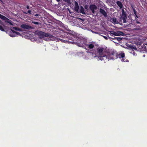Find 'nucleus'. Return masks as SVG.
<instances>
[{"label":"nucleus","instance_id":"nucleus-1","mask_svg":"<svg viewBox=\"0 0 147 147\" xmlns=\"http://www.w3.org/2000/svg\"><path fill=\"white\" fill-rule=\"evenodd\" d=\"M85 45L87 47V48H85L86 52L92 55L95 52L96 49H94V44L92 42H89L88 43L86 44Z\"/></svg>","mask_w":147,"mask_h":147},{"label":"nucleus","instance_id":"nucleus-2","mask_svg":"<svg viewBox=\"0 0 147 147\" xmlns=\"http://www.w3.org/2000/svg\"><path fill=\"white\" fill-rule=\"evenodd\" d=\"M106 53L104 48L98 47L97 49H95V52L93 54L92 56L94 57L99 58Z\"/></svg>","mask_w":147,"mask_h":147},{"label":"nucleus","instance_id":"nucleus-3","mask_svg":"<svg viewBox=\"0 0 147 147\" xmlns=\"http://www.w3.org/2000/svg\"><path fill=\"white\" fill-rule=\"evenodd\" d=\"M70 38H71V37H69V38L67 36H65L64 38L65 39H61V41L62 42L65 43H67V42H68L69 43H74L76 44H77L78 45L79 47H83V44H81L78 42H74V40L70 39Z\"/></svg>","mask_w":147,"mask_h":147},{"label":"nucleus","instance_id":"nucleus-4","mask_svg":"<svg viewBox=\"0 0 147 147\" xmlns=\"http://www.w3.org/2000/svg\"><path fill=\"white\" fill-rule=\"evenodd\" d=\"M37 34L40 36V37L42 38L45 37H47L49 38H52L54 37L53 36L50 34L46 33L41 31H38L37 32Z\"/></svg>","mask_w":147,"mask_h":147},{"label":"nucleus","instance_id":"nucleus-5","mask_svg":"<svg viewBox=\"0 0 147 147\" xmlns=\"http://www.w3.org/2000/svg\"><path fill=\"white\" fill-rule=\"evenodd\" d=\"M109 60L115 59L117 58V53L116 51H111L107 52Z\"/></svg>","mask_w":147,"mask_h":147},{"label":"nucleus","instance_id":"nucleus-6","mask_svg":"<svg viewBox=\"0 0 147 147\" xmlns=\"http://www.w3.org/2000/svg\"><path fill=\"white\" fill-rule=\"evenodd\" d=\"M98 58L101 61H104L105 63L108 61L109 60L108 55H107V52Z\"/></svg>","mask_w":147,"mask_h":147},{"label":"nucleus","instance_id":"nucleus-7","mask_svg":"<svg viewBox=\"0 0 147 147\" xmlns=\"http://www.w3.org/2000/svg\"><path fill=\"white\" fill-rule=\"evenodd\" d=\"M0 18L2 20H5V22H7L9 23L10 25H13V24L12 23V22L10 20L7 18L6 17L3 16V15L0 14Z\"/></svg>","mask_w":147,"mask_h":147},{"label":"nucleus","instance_id":"nucleus-8","mask_svg":"<svg viewBox=\"0 0 147 147\" xmlns=\"http://www.w3.org/2000/svg\"><path fill=\"white\" fill-rule=\"evenodd\" d=\"M99 12L100 13L101 16H103L105 18L107 17V13L104 9L100 8L99 9Z\"/></svg>","mask_w":147,"mask_h":147},{"label":"nucleus","instance_id":"nucleus-9","mask_svg":"<svg viewBox=\"0 0 147 147\" xmlns=\"http://www.w3.org/2000/svg\"><path fill=\"white\" fill-rule=\"evenodd\" d=\"M90 9L91 10L92 13H95V10L97 9V6L94 4L91 5L89 7Z\"/></svg>","mask_w":147,"mask_h":147},{"label":"nucleus","instance_id":"nucleus-10","mask_svg":"<svg viewBox=\"0 0 147 147\" xmlns=\"http://www.w3.org/2000/svg\"><path fill=\"white\" fill-rule=\"evenodd\" d=\"M20 27L23 28L27 30H30L32 28V26L25 24H23L21 25Z\"/></svg>","mask_w":147,"mask_h":147},{"label":"nucleus","instance_id":"nucleus-11","mask_svg":"<svg viewBox=\"0 0 147 147\" xmlns=\"http://www.w3.org/2000/svg\"><path fill=\"white\" fill-rule=\"evenodd\" d=\"M14 30H12L11 28L9 30V35L12 37H14L16 36L15 33L14 32Z\"/></svg>","mask_w":147,"mask_h":147},{"label":"nucleus","instance_id":"nucleus-12","mask_svg":"<svg viewBox=\"0 0 147 147\" xmlns=\"http://www.w3.org/2000/svg\"><path fill=\"white\" fill-rule=\"evenodd\" d=\"M127 19V17H125L121 16V17L120 18V22L123 23H126Z\"/></svg>","mask_w":147,"mask_h":147},{"label":"nucleus","instance_id":"nucleus-13","mask_svg":"<svg viewBox=\"0 0 147 147\" xmlns=\"http://www.w3.org/2000/svg\"><path fill=\"white\" fill-rule=\"evenodd\" d=\"M133 11L135 16V19H136L137 18H139L140 17L139 13L137 12L135 9H133Z\"/></svg>","mask_w":147,"mask_h":147},{"label":"nucleus","instance_id":"nucleus-14","mask_svg":"<svg viewBox=\"0 0 147 147\" xmlns=\"http://www.w3.org/2000/svg\"><path fill=\"white\" fill-rule=\"evenodd\" d=\"M116 3L118 6L121 9L123 7V5L121 1H117L116 2Z\"/></svg>","mask_w":147,"mask_h":147},{"label":"nucleus","instance_id":"nucleus-15","mask_svg":"<svg viewBox=\"0 0 147 147\" xmlns=\"http://www.w3.org/2000/svg\"><path fill=\"white\" fill-rule=\"evenodd\" d=\"M117 58H124L125 57V53H121L119 54H117Z\"/></svg>","mask_w":147,"mask_h":147},{"label":"nucleus","instance_id":"nucleus-16","mask_svg":"<svg viewBox=\"0 0 147 147\" xmlns=\"http://www.w3.org/2000/svg\"><path fill=\"white\" fill-rule=\"evenodd\" d=\"M79 9V6L77 2H75V9L76 11H78Z\"/></svg>","mask_w":147,"mask_h":147},{"label":"nucleus","instance_id":"nucleus-17","mask_svg":"<svg viewBox=\"0 0 147 147\" xmlns=\"http://www.w3.org/2000/svg\"><path fill=\"white\" fill-rule=\"evenodd\" d=\"M109 20L112 21L114 23H116L117 20L116 18H112L111 17H110V19H109Z\"/></svg>","mask_w":147,"mask_h":147},{"label":"nucleus","instance_id":"nucleus-18","mask_svg":"<svg viewBox=\"0 0 147 147\" xmlns=\"http://www.w3.org/2000/svg\"><path fill=\"white\" fill-rule=\"evenodd\" d=\"M122 15L121 16H123V17H127V15L126 13L125 12L123 9H122Z\"/></svg>","mask_w":147,"mask_h":147},{"label":"nucleus","instance_id":"nucleus-19","mask_svg":"<svg viewBox=\"0 0 147 147\" xmlns=\"http://www.w3.org/2000/svg\"><path fill=\"white\" fill-rule=\"evenodd\" d=\"M80 11L81 13L82 14L85 13L84 10V8L82 6H81L80 9Z\"/></svg>","mask_w":147,"mask_h":147},{"label":"nucleus","instance_id":"nucleus-20","mask_svg":"<svg viewBox=\"0 0 147 147\" xmlns=\"http://www.w3.org/2000/svg\"><path fill=\"white\" fill-rule=\"evenodd\" d=\"M23 13L25 14H27L28 13L30 14H32V13H31V11L30 10H29L27 12L25 11H23Z\"/></svg>","mask_w":147,"mask_h":147},{"label":"nucleus","instance_id":"nucleus-21","mask_svg":"<svg viewBox=\"0 0 147 147\" xmlns=\"http://www.w3.org/2000/svg\"><path fill=\"white\" fill-rule=\"evenodd\" d=\"M111 34L115 36H118V35L117 34V32L114 31H112L111 32Z\"/></svg>","mask_w":147,"mask_h":147},{"label":"nucleus","instance_id":"nucleus-22","mask_svg":"<svg viewBox=\"0 0 147 147\" xmlns=\"http://www.w3.org/2000/svg\"><path fill=\"white\" fill-rule=\"evenodd\" d=\"M123 33L121 31H118L117 32V34L118 35V36H119L120 35H123Z\"/></svg>","mask_w":147,"mask_h":147},{"label":"nucleus","instance_id":"nucleus-23","mask_svg":"<svg viewBox=\"0 0 147 147\" xmlns=\"http://www.w3.org/2000/svg\"><path fill=\"white\" fill-rule=\"evenodd\" d=\"M130 48H131L132 49H134L135 50H136L137 48L136 47L134 46V45H131L130 46Z\"/></svg>","mask_w":147,"mask_h":147},{"label":"nucleus","instance_id":"nucleus-24","mask_svg":"<svg viewBox=\"0 0 147 147\" xmlns=\"http://www.w3.org/2000/svg\"><path fill=\"white\" fill-rule=\"evenodd\" d=\"M15 30H17V31H22V29L20 28L17 27H16Z\"/></svg>","mask_w":147,"mask_h":147},{"label":"nucleus","instance_id":"nucleus-25","mask_svg":"<svg viewBox=\"0 0 147 147\" xmlns=\"http://www.w3.org/2000/svg\"><path fill=\"white\" fill-rule=\"evenodd\" d=\"M121 61L123 62H128L129 61L127 59H126L125 60V59L124 58L122 59H121Z\"/></svg>","mask_w":147,"mask_h":147},{"label":"nucleus","instance_id":"nucleus-26","mask_svg":"<svg viewBox=\"0 0 147 147\" xmlns=\"http://www.w3.org/2000/svg\"><path fill=\"white\" fill-rule=\"evenodd\" d=\"M14 32V33H15V35H16V36H17V35H19L20 36H21V35L20 34V33L18 32H16L15 31H13Z\"/></svg>","mask_w":147,"mask_h":147},{"label":"nucleus","instance_id":"nucleus-27","mask_svg":"<svg viewBox=\"0 0 147 147\" xmlns=\"http://www.w3.org/2000/svg\"><path fill=\"white\" fill-rule=\"evenodd\" d=\"M0 30L2 31H5V30L2 26L0 25Z\"/></svg>","mask_w":147,"mask_h":147},{"label":"nucleus","instance_id":"nucleus-28","mask_svg":"<svg viewBox=\"0 0 147 147\" xmlns=\"http://www.w3.org/2000/svg\"><path fill=\"white\" fill-rule=\"evenodd\" d=\"M32 23L38 25L39 24V22H37L33 21Z\"/></svg>","mask_w":147,"mask_h":147},{"label":"nucleus","instance_id":"nucleus-29","mask_svg":"<svg viewBox=\"0 0 147 147\" xmlns=\"http://www.w3.org/2000/svg\"><path fill=\"white\" fill-rule=\"evenodd\" d=\"M116 38L118 41L121 40L122 39V38L120 37H117Z\"/></svg>","mask_w":147,"mask_h":147},{"label":"nucleus","instance_id":"nucleus-30","mask_svg":"<svg viewBox=\"0 0 147 147\" xmlns=\"http://www.w3.org/2000/svg\"><path fill=\"white\" fill-rule=\"evenodd\" d=\"M131 7L132 8V10L133 11V9H135V8L134 7V6L132 5H131Z\"/></svg>","mask_w":147,"mask_h":147},{"label":"nucleus","instance_id":"nucleus-31","mask_svg":"<svg viewBox=\"0 0 147 147\" xmlns=\"http://www.w3.org/2000/svg\"><path fill=\"white\" fill-rule=\"evenodd\" d=\"M26 9H30V7L29 5H27L26 7Z\"/></svg>","mask_w":147,"mask_h":147},{"label":"nucleus","instance_id":"nucleus-32","mask_svg":"<svg viewBox=\"0 0 147 147\" xmlns=\"http://www.w3.org/2000/svg\"><path fill=\"white\" fill-rule=\"evenodd\" d=\"M109 37V38H111L112 39H115V38H116L114 36H113V37H112V38H110V37Z\"/></svg>","mask_w":147,"mask_h":147},{"label":"nucleus","instance_id":"nucleus-33","mask_svg":"<svg viewBox=\"0 0 147 147\" xmlns=\"http://www.w3.org/2000/svg\"><path fill=\"white\" fill-rule=\"evenodd\" d=\"M11 28L12 29L15 30H16V27H11Z\"/></svg>","mask_w":147,"mask_h":147},{"label":"nucleus","instance_id":"nucleus-34","mask_svg":"<svg viewBox=\"0 0 147 147\" xmlns=\"http://www.w3.org/2000/svg\"><path fill=\"white\" fill-rule=\"evenodd\" d=\"M35 16H40V15L39 14H36L35 15Z\"/></svg>","mask_w":147,"mask_h":147},{"label":"nucleus","instance_id":"nucleus-35","mask_svg":"<svg viewBox=\"0 0 147 147\" xmlns=\"http://www.w3.org/2000/svg\"><path fill=\"white\" fill-rule=\"evenodd\" d=\"M103 37L106 39H107V37L106 36H103Z\"/></svg>","mask_w":147,"mask_h":147},{"label":"nucleus","instance_id":"nucleus-36","mask_svg":"<svg viewBox=\"0 0 147 147\" xmlns=\"http://www.w3.org/2000/svg\"><path fill=\"white\" fill-rule=\"evenodd\" d=\"M136 23H137V24H140V22H138V21H136Z\"/></svg>","mask_w":147,"mask_h":147},{"label":"nucleus","instance_id":"nucleus-37","mask_svg":"<svg viewBox=\"0 0 147 147\" xmlns=\"http://www.w3.org/2000/svg\"><path fill=\"white\" fill-rule=\"evenodd\" d=\"M58 2H59V1L61 0H56Z\"/></svg>","mask_w":147,"mask_h":147},{"label":"nucleus","instance_id":"nucleus-38","mask_svg":"<svg viewBox=\"0 0 147 147\" xmlns=\"http://www.w3.org/2000/svg\"><path fill=\"white\" fill-rule=\"evenodd\" d=\"M145 55H143V57H145Z\"/></svg>","mask_w":147,"mask_h":147},{"label":"nucleus","instance_id":"nucleus-39","mask_svg":"<svg viewBox=\"0 0 147 147\" xmlns=\"http://www.w3.org/2000/svg\"><path fill=\"white\" fill-rule=\"evenodd\" d=\"M36 0H33L34 1H35Z\"/></svg>","mask_w":147,"mask_h":147},{"label":"nucleus","instance_id":"nucleus-40","mask_svg":"<svg viewBox=\"0 0 147 147\" xmlns=\"http://www.w3.org/2000/svg\"><path fill=\"white\" fill-rule=\"evenodd\" d=\"M0 1H1L2 2V0H0Z\"/></svg>","mask_w":147,"mask_h":147},{"label":"nucleus","instance_id":"nucleus-41","mask_svg":"<svg viewBox=\"0 0 147 147\" xmlns=\"http://www.w3.org/2000/svg\"><path fill=\"white\" fill-rule=\"evenodd\" d=\"M122 1H124V0H122Z\"/></svg>","mask_w":147,"mask_h":147},{"label":"nucleus","instance_id":"nucleus-42","mask_svg":"<svg viewBox=\"0 0 147 147\" xmlns=\"http://www.w3.org/2000/svg\"><path fill=\"white\" fill-rule=\"evenodd\" d=\"M1 20H0V22H1Z\"/></svg>","mask_w":147,"mask_h":147},{"label":"nucleus","instance_id":"nucleus-43","mask_svg":"<svg viewBox=\"0 0 147 147\" xmlns=\"http://www.w3.org/2000/svg\"><path fill=\"white\" fill-rule=\"evenodd\" d=\"M146 17H147V16H146Z\"/></svg>","mask_w":147,"mask_h":147}]
</instances>
